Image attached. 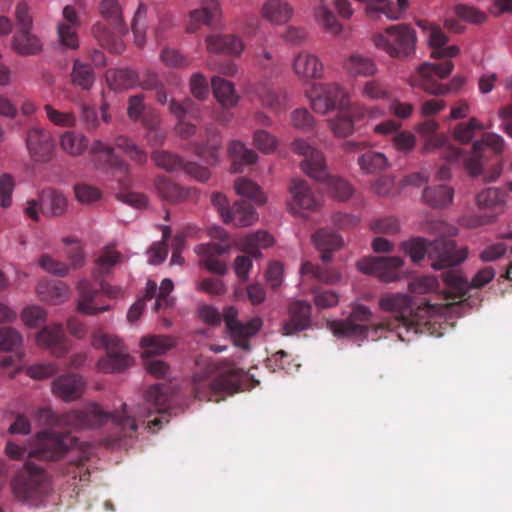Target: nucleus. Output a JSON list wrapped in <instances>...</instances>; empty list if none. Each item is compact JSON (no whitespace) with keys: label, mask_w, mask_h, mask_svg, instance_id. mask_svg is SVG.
Masks as SVG:
<instances>
[{"label":"nucleus","mask_w":512,"mask_h":512,"mask_svg":"<svg viewBox=\"0 0 512 512\" xmlns=\"http://www.w3.org/2000/svg\"><path fill=\"white\" fill-rule=\"evenodd\" d=\"M168 395L160 384L151 386L145 393L144 402L138 405L133 411H128L126 403L121 405V410L107 413L98 404L92 403L82 409L68 411L57 415L49 407L39 408L36 412V419L41 425L65 427L71 430H84L100 427L111 421L114 432L107 439L111 445L120 444L125 439H132L136 436L138 425L137 419H144L158 412L161 417L151 421L153 426L160 427L166 412Z\"/></svg>","instance_id":"obj_1"},{"label":"nucleus","mask_w":512,"mask_h":512,"mask_svg":"<svg viewBox=\"0 0 512 512\" xmlns=\"http://www.w3.org/2000/svg\"><path fill=\"white\" fill-rule=\"evenodd\" d=\"M379 307L386 312L394 314L393 317L372 324V312L364 305H356L346 319L330 320L327 322L329 330L336 337L367 338L376 341L383 336L384 332H396L397 337L404 341L405 335L402 329L409 333L420 331L416 314H413L411 298L405 294H387L380 298Z\"/></svg>","instance_id":"obj_2"},{"label":"nucleus","mask_w":512,"mask_h":512,"mask_svg":"<svg viewBox=\"0 0 512 512\" xmlns=\"http://www.w3.org/2000/svg\"><path fill=\"white\" fill-rule=\"evenodd\" d=\"M417 25L427 34L429 46L432 48L431 56L444 60L440 63L426 62L418 66L408 78L409 85L435 96L457 93L465 84V78L456 75L448 84L439 81L447 78L453 71L454 64L451 58L459 54V47L445 46L448 36L440 26L424 20L417 21Z\"/></svg>","instance_id":"obj_3"},{"label":"nucleus","mask_w":512,"mask_h":512,"mask_svg":"<svg viewBox=\"0 0 512 512\" xmlns=\"http://www.w3.org/2000/svg\"><path fill=\"white\" fill-rule=\"evenodd\" d=\"M248 380V373L233 362H216L201 356L196 359L192 390L194 397L200 401L219 402L225 394L232 395L244 390Z\"/></svg>","instance_id":"obj_4"},{"label":"nucleus","mask_w":512,"mask_h":512,"mask_svg":"<svg viewBox=\"0 0 512 512\" xmlns=\"http://www.w3.org/2000/svg\"><path fill=\"white\" fill-rule=\"evenodd\" d=\"M504 139L497 134H484L480 141L473 143L470 154L452 145L444 134H432L426 137L425 152L440 150V154L449 162L463 159L469 174L477 176L482 173L484 161L491 155H499L504 149Z\"/></svg>","instance_id":"obj_5"},{"label":"nucleus","mask_w":512,"mask_h":512,"mask_svg":"<svg viewBox=\"0 0 512 512\" xmlns=\"http://www.w3.org/2000/svg\"><path fill=\"white\" fill-rule=\"evenodd\" d=\"M121 255L114 250H106L97 260L96 268L93 270V278L97 283L94 287L89 281L81 280L77 290L79 294L78 310L87 315H94L109 310V305L97 306L96 299L101 292L109 297H117L121 293L118 287H112L102 280V277L109 274L111 268L116 265Z\"/></svg>","instance_id":"obj_6"},{"label":"nucleus","mask_w":512,"mask_h":512,"mask_svg":"<svg viewBox=\"0 0 512 512\" xmlns=\"http://www.w3.org/2000/svg\"><path fill=\"white\" fill-rule=\"evenodd\" d=\"M402 248L414 263L420 262L427 255L435 270L457 266L468 255L466 247L459 248L454 240L448 238H439L429 243L424 238H414L403 242Z\"/></svg>","instance_id":"obj_7"},{"label":"nucleus","mask_w":512,"mask_h":512,"mask_svg":"<svg viewBox=\"0 0 512 512\" xmlns=\"http://www.w3.org/2000/svg\"><path fill=\"white\" fill-rule=\"evenodd\" d=\"M76 444L77 439L69 434L41 432L37 435L36 443L33 446H19L8 441L5 452L13 460L36 458L42 461H56Z\"/></svg>","instance_id":"obj_8"},{"label":"nucleus","mask_w":512,"mask_h":512,"mask_svg":"<svg viewBox=\"0 0 512 512\" xmlns=\"http://www.w3.org/2000/svg\"><path fill=\"white\" fill-rule=\"evenodd\" d=\"M292 150L304 157L301 168L308 176L316 181L325 182L334 196L342 201L351 196L352 188L346 180L329 175L324 156L320 151L302 139H296L292 143Z\"/></svg>","instance_id":"obj_9"},{"label":"nucleus","mask_w":512,"mask_h":512,"mask_svg":"<svg viewBox=\"0 0 512 512\" xmlns=\"http://www.w3.org/2000/svg\"><path fill=\"white\" fill-rule=\"evenodd\" d=\"M52 481L46 470L31 462L18 471L12 482V490L17 500L30 505H38L50 493Z\"/></svg>","instance_id":"obj_10"},{"label":"nucleus","mask_w":512,"mask_h":512,"mask_svg":"<svg viewBox=\"0 0 512 512\" xmlns=\"http://www.w3.org/2000/svg\"><path fill=\"white\" fill-rule=\"evenodd\" d=\"M416 32L408 24L391 25L383 31L372 34L371 41L376 49L392 58L404 59L415 53Z\"/></svg>","instance_id":"obj_11"},{"label":"nucleus","mask_w":512,"mask_h":512,"mask_svg":"<svg viewBox=\"0 0 512 512\" xmlns=\"http://www.w3.org/2000/svg\"><path fill=\"white\" fill-rule=\"evenodd\" d=\"M92 345L106 349V355L97 362V368L101 372H122L133 365V358L121 340L115 336L104 333H95Z\"/></svg>","instance_id":"obj_12"},{"label":"nucleus","mask_w":512,"mask_h":512,"mask_svg":"<svg viewBox=\"0 0 512 512\" xmlns=\"http://www.w3.org/2000/svg\"><path fill=\"white\" fill-rule=\"evenodd\" d=\"M211 236L221 242L200 244L195 248V252L201 257L200 264L208 271L224 275L227 272V265L220 257L230 249L229 237L227 232L220 227H215L211 231Z\"/></svg>","instance_id":"obj_13"},{"label":"nucleus","mask_w":512,"mask_h":512,"mask_svg":"<svg viewBox=\"0 0 512 512\" xmlns=\"http://www.w3.org/2000/svg\"><path fill=\"white\" fill-rule=\"evenodd\" d=\"M311 106L320 114L330 110L347 109L350 105L348 93L337 83H318L312 87Z\"/></svg>","instance_id":"obj_14"},{"label":"nucleus","mask_w":512,"mask_h":512,"mask_svg":"<svg viewBox=\"0 0 512 512\" xmlns=\"http://www.w3.org/2000/svg\"><path fill=\"white\" fill-rule=\"evenodd\" d=\"M272 243V236L265 231H257L240 239L239 246L241 250L249 256L242 255L236 258L234 268L238 278L241 280H246L248 278V273L252 267V261L250 257H260V249L267 248L271 246Z\"/></svg>","instance_id":"obj_15"},{"label":"nucleus","mask_w":512,"mask_h":512,"mask_svg":"<svg viewBox=\"0 0 512 512\" xmlns=\"http://www.w3.org/2000/svg\"><path fill=\"white\" fill-rule=\"evenodd\" d=\"M223 320L225 321L227 331L234 341V344L244 350H249V338L254 336L262 327V319L254 317L247 323L238 320V311L233 306L224 309Z\"/></svg>","instance_id":"obj_16"},{"label":"nucleus","mask_w":512,"mask_h":512,"mask_svg":"<svg viewBox=\"0 0 512 512\" xmlns=\"http://www.w3.org/2000/svg\"><path fill=\"white\" fill-rule=\"evenodd\" d=\"M404 261L399 256L368 257L357 262L359 271L378 277L381 281L390 283L399 278V269Z\"/></svg>","instance_id":"obj_17"},{"label":"nucleus","mask_w":512,"mask_h":512,"mask_svg":"<svg viewBox=\"0 0 512 512\" xmlns=\"http://www.w3.org/2000/svg\"><path fill=\"white\" fill-rule=\"evenodd\" d=\"M151 158L158 167L168 172L183 170L186 174L201 182L207 181L210 178V172L207 168L195 162L184 163L178 155L171 152L164 150L154 151Z\"/></svg>","instance_id":"obj_18"},{"label":"nucleus","mask_w":512,"mask_h":512,"mask_svg":"<svg viewBox=\"0 0 512 512\" xmlns=\"http://www.w3.org/2000/svg\"><path fill=\"white\" fill-rule=\"evenodd\" d=\"M89 154L102 168H109L119 182L128 175L129 166L114 153V147L96 139L89 148Z\"/></svg>","instance_id":"obj_19"},{"label":"nucleus","mask_w":512,"mask_h":512,"mask_svg":"<svg viewBox=\"0 0 512 512\" xmlns=\"http://www.w3.org/2000/svg\"><path fill=\"white\" fill-rule=\"evenodd\" d=\"M81 17L74 5H66L62 10V19L57 24V38L62 47L75 50L79 48L78 29Z\"/></svg>","instance_id":"obj_20"},{"label":"nucleus","mask_w":512,"mask_h":512,"mask_svg":"<svg viewBox=\"0 0 512 512\" xmlns=\"http://www.w3.org/2000/svg\"><path fill=\"white\" fill-rule=\"evenodd\" d=\"M312 305L304 300H294L288 306V318L283 322L281 333L291 336L311 327Z\"/></svg>","instance_id":"obj_21"},{"label":"nucleus","mask_w":512,"mask_h":512,"mask_svg":"<svg viewBox=\"0 0 512 512\" xmlns=\"http://www.w3.org/2000/svg\"><path fill=\"white\" fill-rule=\"evenodd\" d=\"M26 147L35 162L45 163L51 160L54 152V141L51 133L43 128L34 127L28 130Z\"/></svg>","instance_id":"obj_22"},{"label":"nucleus","mask_w":512,"mask_h":512,"mask_svg":"<svg viewBox=\"0 0 512 512\" xmlns=\"http://www.w3.org/2000/svg\"><path fill=\"white\" fill-rule=\"evenodd\" d=\"M495 275L496 272L493 267L485 266L473 276L471 281L456 273L446 274L444 280L447 286L457 294V297L462 298L470 288L479 289L486 286L494 279Z\"/></svg>","instance_id":"obj_23"},{"label":"nucleus","mask_w":512,"mask_h":512,"mask_svg":"<svg viewBox=\"0 0 512 512\" xmlns=\"http://www.w3.org/2000/svg\"><path fill=\"white\" fill-rule=\"evenodd\" d=\"M221 16V7L217 0H201L200 7L189 12L186 30L197 32L203 25L211 26Z\"/></svg>","instance_id":"obj_24"},{"label":"nucleus","mask_w":512,"mask_h":512,"mask_svg":"<svg viewBox=\"0 0 512 512\" xmlns=\"http://www.w3.org/2000/svg\"><path fill=\"white\" fill-rule=\"evenodd\" d=\"M169 111L179 120L176 132L181 138L187 139L196 133L195 124L185 121L186 116L194 119L199 116V107L191 99L187 98L181 103L172 99L169 102Z\"/></svg>","instance_id":"obj_25"},{"label":"nucleus","mask_w":512,"mask_h":512,"mask_svg":"<svg viewBox=\"0 0 512 512\" xmlns=\"http://www.w3.org/2000/svg\"><path fill=\"white\" fill-rule=\"evenodd\" d=\"M36 342L40 347L48 349L56 357L65 355L69 350L62 324L43 327L36 335Z\"/></svg>","instance_id":"obj_26"},{"label":"nucleus","mask_w":512,"mask_h":512,"mask_svg":"<svg viewBox=\"0 0 512 512\" xmlns=\"http://www.w3.org/2000/svg\"><path fill=\"white\" fill-rule=\"evenodd\" d=\"M289 191L292 195L290 210L293 213H300L301 210H314L320 204V199L305 180L293 179Z\"/></svg>","instance_id":"obj_27"},{"label":"nucleus","mask_w":512,"mask_h":512,"mask_svg":"<svg viewBox=\"0 0 512 512\" xmlns=\"http://www.w3.org/2000/svg\"><path fill=\"white\" fill-rule=\"evenodd\" d=\"M292 70L301 80L319 79L323 76V64L319 57L308 51H300L292 60Z\"/></svg>","instance_id":"obj_28"},{"label":"nucleus","mask_w":512,"mask_h":512,"mask_svg":"<svg viewBox=\"0 0 512 512\" xmlns=\"http://www.w3.org/2000/svg\"><path fill=\"white\" fill-rule=\"evenodd\" d=\"M85 382L79 374H66L57 377L52 383V392L62 400L69 402L80 398Z\"/></svg>","instance_id":"obj_29"},{"label":"nucleus","mask_w":512,"mask_h":512,"mask_svg":"<svg viewBox=\"0 0 512 512\" xmlns=\"http://www.w3.org/2000/svg\"><path fill=\"white\" fill-rule=\"evenodd\" d=\"M252 95L259 100L261 105L273 112H280L286 109L287 95L272 89L268 84L259 82L251 89Z\"/></svg>","instance_id":"obj_30"},{"label":"nucleus","mask_w":512,"mask_h":512,"mask_svg":"<svg viewBox=\"0 0 512 512\" xmlns=\"http://www.w3.org/2000/svg\"><path fill=\"white\" fill-rule=\"evenodd\" d=\"M207 50L213 53H223L239 56L245 45L240 37L234 34L210 35L206 38Z\"/></svg>","instance_id":"obj_31"},{"label":"nucleus","mask_w":512,"mask_h":512,"mask_svg":"<svg viewBox=\"0 0 512 512\" xmlns=\"http://www.w3.org/2000/svg\"><path fill=\"white\" fill-rule=\"evenodd\" d=\"M316 249L321 253L323 262L330 261L332 253L340 249L343 245V239L335 231L322 228L317 230L312 236Z\"/></svg>","instance_id":"obj_32"},{"label":"nucleus","mask_w":512,"mask_h":512,"mask_svg":"<svg viewBox=\"0 0 512 512\" xmlns=\"http://www.w3.org/2000/svg\"><path fill=\"white\" fill-rule=\"evenodd\" d=\"M343 68L352 77H370L377 72L374 60L362 54H351L343 63Z\"/></svg>","instance_id":"obj_33"},{"label":"nucleus","mask_w":512,"mask_h":512,"mask_svg":"<svg viewBox=\"0 0 512 512\" xmlns=\"http://www.w3.org/2000/svg\"><path fill=\"white\" fill-rule=\"evenodd\" d=\"M293 15V8L287 2L281 0H268L261 9V16L272 24H284Z\"/></svg>","instance_id":"obj_34"},{"label":"nucleus","mask_w":512,"mask_h":512,"mask_svg":"<svg viewBox=\"0 0 512 512\" xmlns=\"http://www.w3.org/2000/svg\"><path fill=\"white\" fill-rule=\"evenodd\" d=\"M257 213L251 203L246 200L238 201L226 215L224 222L238 227H247L257 220Z\"/></svg>","instance_id":"obj_35"},{"label":"nucleus","mask_w":512,"mask_h":512,"mask_svg":"<svg viewBox=\"0 0 512 512\" xmlns=\"http://www.w3.org/2000/svg\"><path fill=\"white\" fill-rule=\"evenodd\" d=\"M358 112L360 116H363L368 111L356 105L351 108L350 112L346 111V109L340 110L336 117L329 121V127L332 132L337 137H346L350 135L354 129L352 114Z\"/></svg>","instance_id":"obj_36"},{"label":"nucleus","mask_w":512,"mask_h":512,"mask_svg":"<svg viewBox=\"0 0 512 512\" xmlns=\"http://www.w3.org/2000/svg\"><path fill=\"white\" fill-rule=\"evenodd\" d=\"M228 153L232 159V173L242 172L244 166L255 163L258 158L253 150L246 148L242 142L237 140L230 143Z\"/></svg>","instance_id":"obj_37"},{"label":"nucleus","mask_w":512,"mask_h":512,"mask_svg":"<svg viewBox=\"0 0 512 512\" xmlns=\"http://www.w3.org/2000/svg\"><path fill=\"white\" fill-rule=\"evenodd\" d=\"M30 30H17L13 36L12 47L20 55H36L42 51L41 41Z\"/></svg>","instance_id":"obj_38"},{"label":"nucleus","mask_w":512,"mask_h":512,"mask_svg":"<svg viewBox=\"0 0 512 512\" xmlns=\"http://www.w3.org/2000/svg\"><path fill=\"white\" fill-rule=\"evenodd\" d=\"M41 300L59 305L68 298V287L62 281H43L37 287Z\"/></svg>","instance_id":"obj_39"},{"label":"nucleus","mask_w":512,"mask_h":512,"mask_svg":"<svg viewBox=\"0 0 512 512\" xmlns=\"http://www.w3.org/2000/svg\"><path fill=\"white\" fill-rule=\"evenodd\" d=\"M140 345L143 349L142 356L148 358L166 353L176 345V341L171 336L150 335L143 337Z\"/></svg>","instance_id":"obj_40"},{"label":"nucleus","mask_w":512,"mask_h":512,"mask_svg":"<svg viewBox=\"0 0 512 512\" xmlns=\"http://www.w3.org/2000/svg\"><path fill=\"white\" fill-rule=\"evenodd\" d=\"M155 186L160 197L170 203L184 201L190 194V190L172 182L169 178L164 176H160L156 179Z\"/></svg>","instance_id":"obj_41"},{"label":"nucleus","mask_w":512,"mask_h":512,"mask_svg":"<svg viewBox=\"0 0 512 512\" xmlns=\"http://www.w3.org/2000/svg\"><path fill=\"white\" fill-rule=\"evenodd\" d=\"M99 11L101 16L117 31V34L123 35L127 32L118 0H102Z\"/></svg>","instance_id":"obj_42"},{"label":"nucleus","mask_w":512,"mask_h":512,"mask_svg":"<svg viewBox=\"0 0 512 512\" xmlns=\"http://www.w3.org/2000/svg\"><path fill=\"white\" fill-rule=\"evenodd\" d=\"M211 85L215 98L223 107L231 108L237 104L238 96L231 82L215 76L211 80Z\"/></svg>","instance_id":"obj_43"},{"label":"nucleus","mask_w":512,"mask_h":512,"mask_svg":"<svg viewBox=\"0 0 512 512\" xmlns=\"http://www.w3.org/2000/svg\"><path fill=\"white\" fill-rule=\"evenodd\" d=\"M70 77L73 85L86 91L90 90L95 82V74L92 67L79 59L73 61Z\"/></svg>","instance_id":"obj_44"},{"label":"nucleus","mask_w":512,"mask_h":512,"mask_svg":"<svg viewBox=\"0 0 512 512\" xmlns=\"http://www.w3.org/2000/svg\"><path fill=\"white\" fill-rule=\"evenodd\" d=\"M318 4L314 9V17L316 22L322 26L326 32L338 35L342 31V25L336 19L334 13L326 6L324 0H318Z\"/></svg>","instance_id":"obj_45"},{"label":"nucleus","mask_w":512,"mask_h":512,"mask_svg":"<svg viewBox=\"0 0 512 512\" xmlns=\"http://www.w3.org/2000/svg\"><path fill=\"white\" fill-rule=\"evenodd\" d=\"M62 150L71 156H80L88 148V139L81 133L65 131L60 137Z\"/></svg>","instance_id":"obj_46"},{"label":"nucleus","mask_w":512,"mask_h":512,"mask_svg":"<svg viewBox=\"0 0 512 512\" xmlns=\"http://www.w3.org/2000/svg\"><path fill=\"white\" fill-rule=\"evenodd\" d=\"M42 211L49 210L52 216H61L67 209L66 197L56 190H46L40 195Z\"/></svg>","instance_id":"obj_47"},{"label":"nucleus","mask_w":512,"mask_h":512,"mask_svg":"<svg viewBox=\"0 0 512 512\" xmlns=\"http://www.w3.org/2000/svg\"><path fill=\"white\" fill-rule=\"evenodd\" d=\"M422 197L424 202L432 207H445L452 202L453 190L446 185L427 187Z\"/></svg>","instance_id":"obj_48"},{"label":"nucleus","mask_w":512,"mask_h":512,"mask_svg":"<svg viewBox=\"0 0 512 512\" xmlns=\"http://www.w3.org/2000/svg\"><path fill=\"white\" fill-rule=\"evenodd\" d=\"M302 275H310L317 281L324 284H335L340 281L341 274L327 267H321L311 262H304L301 266Z\"/></svg>","instance_id":"obj_49"},{"label":"nucleus","mask_w":512,"mask_h":512,"mask_svg":"<svg viewBox=\"0 0 512 512\" xmlns=\"http://www.w3.org/2000/svg\"><path fill=\"white\" fill-rule=\"evenodd\" d=\"M108 83L118 90L133 87L138 83V75L130 69L109 70L106 73Z\"/></svg>","instance_id":"obj_50"},{"label":"nucleus","mask_w":512,"mask_h":512,"mask_svg":"<svg viewBox=\"0 0 512 512\" xmlns=\"http://www.w3.org/2000/svg\"><path fill=\"white\" fill-rule=\"evenodd\" d=\"M360 168L366 173H378L389 166V162L383 153L368 151L358 158Z\"/></svg>","instance_id":"obj_51"},{"label":"nucleus","mask_w":512,"mask_h":512,"mask_svg":"<svg viewBox=\"0 0 512 512\" xmlns=\"http://www.w3.org/2000/svg\"><path fill=\"white\" fill-rule=\"evenodd\" d=\"M115 32L117 33L116 30L111 31L105 24L100 22L94 24L92 28L95 39L102 47L119 53L122 49V43L117 42Z\"/></svg>","instance_id":"obj_52"},{"label":"nucleus","mask_w":512,"mask_h":512,"mask_svg":"<svg viewBox=\"0 0 512 512\" xmlns=\"http://www.w3.org/2000/svg\"><path fill=\"white\" fill-rule=\"evenodd\" d=\"M506 193L499 188H487L476 196L477 205L483 209L502 206L505 203Z\"/></svg>","instance_id":"obj_53"},{"label":"nucleus","mask_w":512,"mask_h":512,"mask_svg":"<svg viewBox=\"0 0 512 512\" xmlns=\"http://www.w3.org/2000/svg\"><path fill=\"white\" fill-rule=\"evenodd\" d=\"M235 190L237 194L247 197L257 204H263L266 201L260 187L247 178H238L235 182Z\"/></svg>","instance_id":"obj_54"},{"label":"nucleus","mask_w":512,"mask_h":512,"mask_svg":"<svg viewBox=\"0 0 512 512\" xmlns=\"http://www.w3.org/2000/svg\"><path fill=\"white\" fill-rule=\"evenodd\" d=\"M115 146L122 150L131 160L144 164L147 160L145 151L139 148L130 138L119 135L115 139Z\"/></svg>","instance_id":"obj_55"},{"label":"nucleus","mask_w":512,"mask_h":512,"mask_svg":"<svg viewBox=\"0 0 512 512\" xmlns=\"http://www.w3.org/2000/svg\"><path fill=\"white\" fill-rule=\"evenodd\" d=\"M253 58L255 64L263 71L270 75L279 73V63L270 50L266 48L257 49L253 54Z\"/></svg>","instance_id":"obj_56"},{"label":"nucleus","mask_w":512,"mask_h":512,"mask_svg":"<svg viewBox=\"0 0 512 512\" xmlns=\"http://www.w3.org/2000/svg\"><path fill=\"white\" fill-rule=\"evenodd\" d=\"M483 125L478 119L472 117L466 123H459L456 125L453 131L454 138L460 143H469L474 137L476 130H482Z\"/></svg>","instance_id":"obj_57"},{"label":"nucleus","mask_w":512,"mask_h":512,"mask_svg":"<svg viewBox=\"0 0 512 512\" xmlns=\"http://www.w3.org/2000/svg\"><path fill=\"white\" fill-rule=\"evenodd\" d=\"M454 13L462 21L471 24H481L484 23L487 19V15L485 12L479 10L474 6L466 4H457L454 7Z\"/></svg>","instance_id":"obj_58"},{"label":"nucleus","mask_w":512,"mask_h":512,"mask_svg":"<svg viewBox=\"0 0 512 512\" xmlns=\"http://www.w3.org/2000/svg\"><path fill=\"white\" fill-rule=\"evenodd\" d=\"M44 110L47 118L54 125L61 127H74L76 125V116L73 112H61L50 104H46Z\"/></svg>","instance_id":"obj_59"},{"label":"nucleus","mask_w":512,"mask_h":512,"mask_svg":"<svg viewBox=\"0 0 512 512\" xmlns=\"http://www.w3.org/2000/svg\"><path fill=\"white\" fill-rule=\"evenodd\" d=\"M21 334L12 327L0 328V351L7 352L18 348L22 344Z\"/></svg>","instance_id":"obj_60"},{"label":"nucleus","mask_w":512,"mask_h":512,"mask_svg":"<svg viewBox=\"0 0 512 512\" xmlns=\"http://www.w3.org/2000/svg\"><path fill=\"white\" fill-rule=\"evenodd\" d=\"M65 245L69 246L66 254L70 260L72 268L77 269L84 264V253L82 246L75 237H65L63 239Z\"/></svg>","instance_id":"obj_61"},{"label":"nucleus","mask_w":512,"mask_h":512,"mask_svg":"<svg viewBox=\"0 0 512 512\" xmlns=\"http://www.w3.org/2000/svg\"><path fill=\"white\" fill-rule=\"evenodd\" d=\"M46 311L40 306H28L23 309L21 319L30 328L39 326L46 321Z\"/></svg>","instance_id":"obj_62"},{"label":"nucleus","mask_w":512,"mask_h":512,"mask_svg":"<svg viewBox=\"0 0 512 512\" xmlns=\"http://www.w3.org/2000/svg\"><path fill=\"white\" fill-rule=\"evenodd\" d=\"M220 141L213 139L211 142L206 144L197 145L195 152L210 165H215L218 162Z\"/></svg>","instance_id":"obj_63"},{"label":"nucleus","mask_w":512,"mask_h":512,"mask_svg":"<svg viewBox=\"0 0 512 512\" xmlns=\"http://www.w3.org/2000/svg\"><path fill=\"white\" fill-rule=\"evenodd\" d=\"M39 265L46 272L60 277L66 276L69 271V267L65 263L52 258L50 255L41 256Z\"/></svg>","instance_id":"obj_64"}]
</instances>
